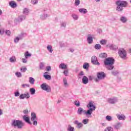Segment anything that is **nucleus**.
I'll list each match as a JSON object with an SVG mask.
<instances>
[{
    "label": "nucleus",
    "instance_id": "f257e3e1",
    "mask_svg": "<svg viewBox=\"0 0 131 131\" xmlns=\"http://www.w3.org/2000/svg\"><path fill=\"white\" fill-rule=\"evenodd\" d=\"M86 106L89 109L87 111L83 110L82 107H79L78 108L77 114L78 115H81L83 113L84 115H86L88 118H90L92 117L93 111H95V110H96V106L93 104V102H90Z\"/></svg>",
    "mask_w": 131,
    "mask_h": 131
},
{
    "label": "nucleus",
    "instance_id": "f03ea898",
    "mask_svg": "<svg viewBox=\"0 0 131 131\" xmlns=\"http://www.w3.org/2000/svg\"><path fill=\"white\" fill-rule=\"evenodd\" d=\"M114 62L113 57H108L104 60V64L107 70H113L114 69Z\"/></svg>",
    "mask_w": 131,
    "mask_h": 131
},
{
    "label": "nucleus",
    "instance_id": "7ed1b4c3",
    "mask_svg": "<svg viewBox=\"0 0 131 131\" xmlns=\"http://www.w3.org/2000/svg\"><path fill=\"white\" fill-rule=\"evenodd\" d=\"M116 5L117 7L116 8L117 12H122L123 11V8L127 7L128 4L126 1H118L116 2Z\"/></svg>",
    "mask_w": 131,
    "mask_h": 131
},
{
    "label": "nucleus",
    "instance_id": "20e7f679",
    "mask_svg": "<svg viewBox=\"0 0 131 131\" xmlns=\"http://www.w3.org/2000/svg\"><path fill=\"white\" fill-rule=\"evenodd\" d=\"M11 126L14 128H18V129H22L25 124L23 121L19 120H12L11 123Z\"/></svg>",
    "mask_w": 131,
    "mask_h": 131
},
{
    "label": "nucleus",
    "instance_id": "39448f33",
    "mask_svg": "<svg viewBox=\"0 0 131 131\" xmlns=\"http://www.w3.org/2000/svg\"><path fill=\"white\" fill-rule=\"evenodd\" d=\"M118 54L122 60H126L127 59V52H126V50L123 48H120L118 50Z\"/></svg>",
    "mask_w": 131,
    "mask_h": 131
},
{
    "label": "nucleus",
    "instance_id": "423d86ee",
    "mask_svg": "<svg viewBox=\"0 0 131 131\" xmlns=\"http://www.w3.org/2000/svg\"><path fill=\"white\" fill-rule=\"evenodd\" d=\"M97 78L96 79V82H99L100 80L104 79L106 77V74L104 72H99L97 73Z\"/></svg>",
    "mask_w": 131,
    "mask_h": 131
},
{
    "label": "nucleus",
    "instance_id": "0eeeda50",
    "mask_svg": "<svg viewBox=\"0 0 131 131\" xmlns=\"http://www.w3.org/2000/svg\"><path fill=\"white\" fill-rule=\"evenodd\" d=\"M107 102L109 104H112V105H115L116 103L118 102V98L117 97H113L108 98L107 99Z\"/></svg>",
    "mask_w": 131,
    "mask_h": 131
},
{
    "label": "nucleus",
    "instance_id": "6e6552de",
    "mask_svg": "<svg viewBox=\"0 0 131 131\" xmlns=\"http://www.w3.org/2000/svg\"><path fill=\"white\" fill-rule=\"evenodd\" d=\"M31 115V121L32 122V124L36 126V125H37V118H36V114L34 113H32Z\"/></svg>",
    "mask_w": 131,
    "mask_h": 131
},
{
    "label": "nucleus",
    "instance_id": "1a4fd4ad",
    "mask_svg": "<svg viewBox=\"0 0 131 131\" xmlns=\"http://www.w3.org/2000/svg\"><path fill=\"white\" fill-rule=\"evenodd\" d=\"M41 89L43 90V91H46V92H47V93L51 92V86L50 85L47 84V83H42L40 85Z\"/></svg>",
    "mask_w": 131,
    "mask_h": 131
},
{
    "label": "nucleus",
    "instance_id": "9d476101",
    "mask_svg": "<svg viewBox=\"0 0 131 131\" xmlns=\"http://www.w3.org/2000/svg\"><path fill=\"white\" fill-rule=\"evenodd\" d=\"M30 98V95L29 93L26 92L25 94H21L19 95L20 100H23L24 99H29Z\"/></svg>",
    "mask_w": 131,
    "mask_h": 131
},
{
    "label": "nucleus",
    "instance_id": "9b49d317",
    "mask_svg": "<svg viewBox=\"0 0 131 131\" xmlns=\"http://www.w3.org/2000/svg\"><path fill=\"white\" fill-rule=\"evenodd\" d=\"M26 19V15H21L18 16V18H16L15 19V22H17L18 23H20V22H22L24 20H25Z\"/></svg>",
    "mask_w": 131,
    "mask_h": 131
},
{
    "label": "nucleus",
    "instance_id": "f8f14e48",
    "mask_svg": "<svg viewBox=\"0 0 131 131\" xmlns=\"http://www.w3.org/2000/svg\"><path fill=\"white\" fill-rule=\"evenodd\" d=\"M23 120L26 122V123H28V124H30V125H32V122L30 121V119L29 118V117L27 115H24L23 117Z\"/></svg>",
    "mask_w": 131,
    "mask_h": 131
},
{
    "label": "nucleus",
    "instance_id": "ddd939ff",
    "mask_svg": "<svg viewBox=\"0 0 131 131\" xmlns=\"http://www.w3.org/2000/svg\"><path fill=\"white\" fill-rule=\"evenodd\" d=\"M91 62L94 65H100V63L98 62V58L96 56H94L91 58Z\"/></svg>",
    "mask_w": 131,
    "mask_h": 131
},
{
    "label": "nucleus",
    "instance_id": "4468645a",
    "mask_svg": "<svg viewBox=\"0 0 131 131\" xmlns=\"http://www.w3.org/2000/svg\"><path fill=\"white\" fill-rule=\"evenodd\" d=\"M87 41L89 45H92L94 42V39H93V35L89 34L87 36Z\"/></svg>",
    "mask_w": 131,
    "mask_h": 131
},
{
    "label": "nucleus",
    "instance_id": "2eb2a0df",
    "mask_svg": "<svg viewBox=\"0 0 131 131\" xmlns=\"http://www.w3.org/2000/svg\"><path fill=\"white\" fill-rule=\"evenodd\" d=\"M116 116L118 120H125V118H126L124 115L122 114H117Z\"/></svg>",
    "mask_w": 131,
    "mask_h": 131
},
{
    "label": "nucleus",
    "instance_id": "dca6fc26",
    "mask_svg": "<svg viewBox=\"0 0 131 131\" xmlns=\"http://www.w3.org/2000/svg\"><path fill=\"white\" fill-rule=\"evenodd\" d=\"M9 6L11 8L15 9V8H17V3L15 1H12L9 2Z\"/></svg>",
    "mask_w": 131,
    "mask_h": 131
},
{
    "label": "nucleus",
    "instance_id": "f3484780",
    "mask_svg": "<svg viewBox=\"0 0 131 131\" xmlns=\"http://www.w3.org/2000/svg\"><path fill=\"white\" fill-rule=\"evenodd\" d=\"M74 124H76L77 125V126H76L77 128H81V127H82V126L83 125L82 124V123L78 122V120H75L74 122Z\"/></svg>",
    "mask_w": 131,
    "mask_h": 131
},
{
    "label": "nucleus",
    "instance_id": "a211bd4d",
    "mask_svg": "<svg viewBox=\"0 0 131 131\" xmlns=\"http://www.w3.org/2000/svg\"><path fill=\"white\" fill-rule=\"evenodd\" d=\"M82 82L83 84H87V83H89V78L85 76H83L82 78Z\"/></svg>",
    "mask_w": 131,
    "mask_h": 131
},
{
    "label": "nucleus",
    "instance_id": "6ab92c4d",
    "mask_svg": "<svg viewBox=\"0 0 131 131\" xmlns=\"http://www.w3.org/2000/svg\"><path fill=\"white\" fill-rule=\"evenodd\" d=\"M48 17H50V15H49L47 13H44L40 15V19L41 20H46V19H47V18H48Z\"/></svg>",
    "mask_w": 131,
    "mask_h": 131
},
{
    "label": "nucleus",
    "instance_id": "aec40b11",
    "mask_svg": "<svg viewBox=\"0 0 131 131\" xmlns=\"http://www.w3.org/2000/svg\"><path fill=\"white\" fill-rule=\"evenodd\" d=\"M48 74H49V72H46L45 73L43 76L46 79H47L48 80H51V78H52V77H51V75Z\"/></svg>",
    "mask_w": 131,
    "mask_h": 131
},
{
    "label": "nucleus",
    "instance_id": "412c9836",
    "mask_svg": "<svg viewBox=\"0 0 131 131\" xmlns=\"http://www.w3.org/2000/svg\"><path fill=\"white\" fill-rule=\"evenodd\" d=\"M79 12L81 14H83L84 15L88 13V10L85 8H81L79 9Z\"/></svg>",
    "mask_w": 131,
    "mask_h": 131
},
{
    "label": "nucleus",
    "instance_id": "4be33fe9",
    "mask_svg": "<svg viewBox=\"0 0 131 131\" xmlns=\"http://www.w3.org/2000/svg\"><path fill=\"white\" fill-rule=\"evenodd\" d=\"M67 67H68V66L64 63H61L59 64V68L60 69H67Z\"/></svg>",
    "mask_w": 131,
    "mask_h": 131
},
{
    "label": "nucleus",
    "instance_id": "5701e85b",
    "mask_svg": "<svg viewBox=\"0 0 131 131\" xmlns=\"http://www.w3.org/2000/svg\"><path fill=\"white\" fill-rule=\"evenodd\" d=\"M110 50H112L113 51H116V50L118 49V47L116 46V45H111V46H110Z\"/></svg>",
    "mask_w": 131,
    "mask_h": 131
},
{
    "label": "nucleus",
    "instance_id": "b1692460",
    "mask_svg": "<svg viewBox=\"0 0 131 131\" xmlns=\"http://www.w3.org/2000/svg\"><path fill=\"white\" fill-rule=\"evenodd\" d=\"M122 126V124L120 122L117 123L116 125H114V127L116 129H119Z\"/></svg>",
    "mask_w": 131,
    "mask_h": 131
},
{
    "label": "nucleus",
    "instance_id": "393cba45",
    "mask_svg": "<svg viewBox=\"0 0 131 131\" xmlns=\"http://www.w3.org/2000/svg\"><path fill=\"white\" fill-rule=\"evenodd\" d=\"M120 20L122 23H126V22H127V18L125 16L121 17Z\"/></svg>",
    "mask_w": 131,
    "mask_h": 131
},
{
    "label": "nucleus",
    "instance_id": "a878e982",
    "mask_svg": "<svg viewBox=\"0 0 131 131\" xmlns=\"http://www.w3.org/2000/svg\"><path fill=\"white\" fill-rule=\"evenodd\" d=\"M67 25V23L66 21L60 22V27L61 28H66V26Z\"/></svg>",
    "mask_w": 131,
    "mask_h": 131
},
{
    "label": "nucleus",
    "instance_id": "bb28decb",
    "mask_svg": "<svg viewBox=\"0 0 131 131\" xmlns=\"http://www.w3.org/2000/svg\"><path fill=\"white\" fill-rule=\"evenodd\" d=\"M23 13L24 14V15H25V16H26L28 15L29 13V10L28 8H24Z\"/></svg>",
    "mask_w": 131,
    "mask_h": 131
},
{
    "label": "nucleus",
    "instance_id": "cd10ccee",
    "mask_svg": "<svg viewBox=\"0 0 131 131\" xmlns=\"http://www.w3.org/2000/svg\"><path fill=\"white\" fill-rule=\"evenodd\" d=\"M72 17L75 20H78V18H79L78 15L77 14H75V13L72 14Z\"/></svg>",
    "mask_w": 131,
    "mask_h": 131
},
{
    "label": "nucleus",
    "instance_id": "c85d7f7f",
    "mask_svg": "<svg viewBox=\"0 0 131 131\" xmlns=\"http://www.w3.org/2000/svg\"><path fill=\"white\" fill-rule=\"evenodd\" d=\"M45 65H46V63L45 62H40L39 64V69L40 70H43V69L45 68Z\"/></svg>",
    "mask_w": 131,
    "mask_h": 131
},
{
    "label": "nucleus",
    "instance_id": "c756f323",
    "mask_svg": "<svg viewBox=\"0 0 131 131\" xmlns=\"http://www.w3.org/2000/svg\"><path fill=\"white\" fill-rule=\"evenodd\" d=\"M105 120L107 121H112L113 120V119L112 118V117L111 116L107 115L105 117Z\"/></svg>",
    "mask_w": 131,
    "mask_h": 131
},
{
    "label": "nucleus",
    "instance_id": "7c9ffc66",
    "mask_svg": "<svg viewBox=\"0 0 131 131\" xmlns=\"http://www.w3.org/2000/svg\"><path fill=\"white\" fill-rule=\"evenodd\" d=\"M28 57H31V54L29 53L28 51H26L25 53V59H28Z\"/></svg>",
    "mask_w": 131,
    "mask_h": 131
},
{
    "label": "nucleus",
    "instance_id": "2f4dec72",
    "mask_svg": "<svg viewBox=\"0 0 131 131\" xmlns=\"http://www.w3.org/2000/svg\"><path fill=\"white\" fill-rule=\"evenodd\" d=\"M9 61H10L11 63H15V62H16V57L15 56L11 57L9 59Z\"/></svg>",
    "mask_w": 131,
    "mask_h": 131
},
{
    "label": "nucleus",
    "instance_id": "473e14b6",
    "mask_svg": "<svg viewBox=\"0 0 131 131\" xmlns=\"http://www.w3.org/2000/svg\"><path fill=\"white\" fill-rule=\"evenodd\" d=\"M89 67H90V64H89V63L85 62L83 65V68L86 70L87 69H89Z\"/></svg>",
    "mask_w": 131,
    "mask_h": 131
},
{
    "label": "nucleus",
    "instance_id": "72a5a7b5",
    "mask_svg": "<svg viewBox=\"0 0 131 131\" xmlns=\"http://www.w3.org/2000/svg\"><path fill=\"white\" fill-rule=\"evenodd\" d=\"M107 40L102 39L100 41V45H102L103 46H105L107 43Z\"/></svg>",
    "mask_w": 131,
    "mask_h": 131
},
{
    "label": "nucleus",
    "instance_id": "f704fd0d",
    "mask_svg": "<svg viewBox=\"0 0 131 131\" xmlns=\"http://www.w3.org/2000/svg\"><path fill=\"white\" fill-rule=\"evenodd\" d=\"M47 50L49 53H53V47L51 45L47 46Z\"/></svg>",
    "mask_w": 131,
    "mask_h": 131
},
{
    "label": "nucleus",
    "instance_id": "c9c22d12",
    "mask_svg": "<svg viewBox=\"0 0 131 131\" xmlns=\"http://www.w3.org/2000/svg\"><path fill=\"white\" fill-rule=\"evenodd\" d=\"M74 104L76 107H80V102L78 100H75L74 102Z\"/></svg>",
    "mask_w": 131,
    "mask_h": 131
},
{
    "label": "nucleus",
    "instance_id": "e433bc0d",
    "mask_svg": "<svg viewBox=\"0 0 131 131\" xmlns=\"http://www.w3.org/2000/svg\"><path fill=\"white\" fill-rule=\"evenodd\" d=\"M84 76V73L82 71L80 72L78 74V78L80 79Z\"/></svg>",
    "mask_w": 131,
    "mask_h": 131
},
{
    "label": "nucleus",
    "instance_id": "4c0bfd02",
    "mask_svg": "<svg viewBox=\"0 0 131 131\" xmlns=\"http://www.w3.org/2000/svg\"><path fill=\"white\" fill-rule=\"evenodd\" d=\"M34 81H35L34 78H33V77L29 78V82L31 84H34Z\"/></svg>",
    "mask_w": 131,
    "mask_h": 131
},
{
    "label": "nucleus",
    "instance_id": "58836bf2",
    "mask_svg": "<svg viewBox=\"0 0 131 131\" xmlns=\"http://www.w3.org/2000/svg\"><path fill=\"white\" fill-rule=\"evenodd\" d=\"M95 49L96 50H100L102 49V46L100 44H96L94 46Z\"/></svg>",
    "mask_w": 131,
    "mask_h": 131
},
{
    "label": "nucleus",
    "instance_id": "ea45409f",
    "mask_svg": "<svg viewBox=\"0 0 131 131\" xmlns=\"http://www.w3.org/2000/svg\"><path fill=\"white\" fill-rule=\"evenodd\" d=\"M30 93L31 95H35V89L34 88H30Z\"/></svg>",
    "mask_w": 131,
    "mask_h": 131
},
{
    "label": "nucleus",
    "instance_id": "a19ab883",
    "mask_svg": "<svg viewBox=\"0 0 131 131\" xmlns=\"http://www.w3.org/2000/svg\"><path fill=\"white\" fill-rule=\"evenodd\" d=\"M67 130L68 131H75L74 127H72L71 126V125H69L68 129H67Z\"/></svg>",
    "mask_w": 131,
    "mask_h": 131
},
{
    "label": "nucleus",
    "instance_id": "79ce46f5",
    "mask_svg": "<svg viewBox=\"0 0 131 131\" xmlns=\"http://www.w3.org/2000/svg\"><path fill=\"white\" fill-rule=\"evenodd\" d=\"M99 57L100 58H106V57H107V54H106L105 53H101L99 55Z\"/></svg>",
    "mask_w": 131,
    "mask_h": 131
},
{
    "label": "nucleus",
    "instance_id": "37998d69",
    "mask_svg": "<svg viewBox=\"0 0 131 131\" xmlns=\"http://www.w3.org/2000/svg\"><path fill=\"white\" fill-rule=\"evenodd\" d=\"M63 83L66 88H67V86H68V83L67 82V79H66V78H63Z\"/></svg>",
    "mask_w": 131,
    "mask_h": 131
},
{
    "label": "nucleus",
    "instance_id": "c03bdc74",
    "mask_svg": "<svg viewBox=\"0 0 131 131\" xmlns=\"http://www.w3.org/2000/svg\"><path fill=\"white\" fill-rule=\"evenodd\" d=\"M21 72H26L27 71V68L25 67H23L20 68Z\"/></svg>",
    "mask_w": 131,
    "mask_h": 131
},
{
    "label": "nucleus",
    "instance_id": "a18cd8bd",
    "mask_svg": "<svg viewBox=\"0 0 131 131\" xmlns=\"http://www.w3.org/2000/svg\"><path fill=\"white\" fill-rule=\"evenodd\" d=\"M15 75L17 77H22V74L20 72H17L15 73Z\"/></svg>",
    "mask_w": 131,
    "mask_h": 131
},
{
    "label": "nucleus",
    "instance_id": "49530a36",
    "mask_svg": "<svg viewBox=\"0 0 131 131\" xmlns=\"http://www.w3.org/2000/svg\"><path fill=\"white\" fill-rule=\"evenodd\" d=\"M38 3V1L37 0H31V4L32 5H36Z\"/></svg>",
    "mask_w": 131,
    "mask_h": 131
},
{
    "label": "nucleus",
    "instance_id": "de8ad7c7",
    "mask_svg": "<svg viewBox=\"0 0 131 131\" xmlns=\"http://www.w3.org/2000/svg\"><path fill=\"white\" fill-rule=\"evenodd\" d=\"M83 124H88L89 123V119H84L82 121Z\"/></svg>",
    "mask_w": 131,
    "mask_h": 131
},
{
    "label": "nucleus",
    "instance_id": "09e8293b",
    "mask_svg": "<svg viewBox=\"0 0 131 131\" xmlns=\"http://www.w3.org/2000/svg\"><path fill=\"white\" fill-rule=\"evenodd\" d=\"M104 131H113V128L112 127H107Z\"/></svg>",
    "mask_w": 131,
    "mask_h": 131
},
{
    "label": "nucleus",
    "instance_id": "8fccbe9b",
    "mask_svg": "<svg viewBox=\"0 0 131 131\" xmlns=\"http://www.w3.org/2000/svg\"><path fill=\"white\" fill-rule=\"evenodd\" d=\"M19 40H20L19 39V37H18L17 36L14 39V41L15 43H18V42H19Z\"/></svg>",
    "mask_w": 131,
    "mask_h": 131
},
{
    "label": "nucleus",
    "instance_id": "3c124183",
    "mask_svg": "<svg viewBox=\"0 0 131 131\" xmlns=\"http://www.w3.org/2000/svg\"><path fill=\"white\" fill-rule=\"evenodd\" d=\"M74 5H75V6H78L79 5H80V1L75 0Z\"/></svg>",
    "mask_w": 131,
    "mask_h": 131
},
{
    "label": "nucleus",
    "instance_id": "603ef678",
    "mask_svg": "<svg viewBox=\"0 0 131 131\" xmlns=\"http://www.w3.org/2000/svg\"><path fill=\"white\" fill-rule=\"evenodd\" d=\"M118 73H119L118 71H112V74L114 76L117 75L118 74Z\"/></svg>",
    "mask_w": 131,
    "mask_h": 131
},
{
    "label": "nucleus",
    "instance_id": "864d4df0",
    "mask_svg": "<svg viewBox=\"0 0 131 131\" xmlns=\"http://www.w3.org/2000/svg\"><path fill=\"white\" fill-rule=\"evenodd\" d=\"M30 85L29 84H23L21 85V88H23L24 89L25 88H29Z\"/></svg>",
    "mask_w": 131,
    "mask_h": 131
},
{
    "label": "nucleus",
    "instance_id": "5fc2aeb1",
    "mask_svg": "<svg viewBox=\"0 0 131 131\" xmlns=\"http://www.w3.org/2000/svg\"><path fill=\"white\" fill-rule=\"evenodd\" d=\"M15 97H19L20 96V92L19 91H16L14 93Z\"/></svg>",
    "mask_w": 131,
    "mask_h": 131
},
{
    "label": "nucleus",
    "instance_id": "6e6d98bb",
    "mask_svg": "<svg viewBox=\"0 0 131 131\" xmlns=\"http://www.w3.org/2000/svg\"><path fill=\"white\" fill-rule=\"evenodd\" d=\"M5 33L7 35L10 36L11 35V31H10V30H6L5 31Z\"/></svg>",
    "mask_w": 131,
    "mask_h": 131
},
{
    "label": "nucleus",
    "instance_id": "4d7b16f0",
    "mask_svg": "<svg viewBox=\"0 0 131 131\" xmlns=\"http://www.w3.org/2000/svg\"><path fill=\"white\" fill-rule=\"evenodd\" d=\"M17 37L21 40V39H23V34H21L20 35H18V36Z\"/></svg>",
    "mask_w": 131,
    "mask_h": 131
},
{
    "label": "nucleus",
    "instance_id": "13d9d810",
    "mask_svg": "<svg viewBox=\"0 0 131 131\" xmlns=\"http://www.w3.org/2000/svg\"><path fill=\"white\" fill-rule=\"evenodd\" d=\"M46 70L47 71H51V66H48L46 67Z\"/></svg>",
    "mask_w": 131,
    "mask_h": 131
},
{
    "label": "nucleus",
    "instance_id": "bf43d9fd",
    "mask_svg": "<svg viewBox=\"0 0 131 131\" xmlns=\"http://www.w3.org/2000/svg\"><path fill=\"white\" fill-rule=\"evenodd\" d=\"M63 74H64L66 76H67V75H68V70L64 71Z\"/></svg>",
    "mask_w": 131,
    "mask_h": 131
},
{
    "label": "nucleus",
    "instance_id": "052dcab7",
    "mask_svg": "<svg viewBox=\"0 0 131 131\" xmlns=\"http://www.w3.org/2000/svg\"><path fill=\"white\" fill-rule=\"evenodd\" d=\"M21 61H23V63H27V60H26V58H22Z\"/></svg>",
    "mask_w": 131,
    "mask_h": 131
},
{
    "label": "nucleus",
    "instance_id": "680f3d73",
    "mask_svg": "<svg viewBox=\"0 0 131 131\" xmlns=\"http://www.w3.org/2000/svg\"><path fill=\"white\" fill-rule=\"evenodd\" d=\"M24 114H26V115L28 114V110H25L24 111Z\"/></svg>",
    "mask_w": 131,
    "mask_h": 131
},
{
    "label": "nucleus",
    "instance_id": "e2e57ef3",
    "mask_svg": "<svg viewBox=\"0 0 131 131\" xmlns=\"http://www.w3.org/2000/svg\"><path fill=\"white\" fill-rule=\"evenodd\" d=\"M59 44H60V46L61 48L63 47H65V44L62 43V42H60Z\"/></svg>",
    "mask_w": 131,
    "mask_h": 131
},
{
    "label": "nucleus",
    "instance_id": "0e129e2a",
    "mask_svg": "<svg viewBox=\"0 0 131 131\" xmlns=\"http://www.w3.org/2000/svg\"><path fill=\"white\" fill-rule=\"evenodd\" d=\"M89 80H93V79H94V77H93L92 76H89Z\"/></svg>",
    "mask_w": 131,
    "mask_h": 131
},
{
    "label": "nucleus",
    "instance_id": "69168bd1",
    "mask_svg": "<svg viewBox=\"0 0 131 131\" xmlns=\"http://www.w3.org/2000/svg\"><path fill=\"white\" fill-rule=\"evenodd\" d=\"M70 52L71 53H73V52H74V49H72V48H70Z\"/></svg>",
    "mask_w": 131,
    "mask_h": 131
},
{
    "label": "nucleus",
    "instance_id": "338daca9",
    "mask_svg": "<svg viewBox=\"0 0 131 131\" xmlns=\"http://www.w3.org/2000/svg\"><path fill=\"white\" fill-rule=\"evenodd\" d=\"M1 115H3V110H2L1 109H0V116Z\"/></svg>",
    "mask_w": 131,
    "mask_h": 131
},
{
    "label": "nucleus",
    "instance_id": "774afa93",
    "mask_svg": "<svg viewBox=\"0 0 131 131\" xmlns=\"http://www.w3.org/2000/svg\"><path fill=\"white\" fill-rule=\"evenodd\" d=\"M101 125H102L103 126H105V125H106V123H101Z\"/></svg>",
    "mask_w": 131,
    "mask_h": 131
}]
</instances>
